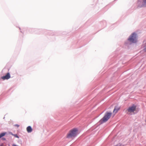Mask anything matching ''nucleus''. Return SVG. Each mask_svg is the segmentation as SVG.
<instances>
[{"label":"nucleus","mask_w":146,"mask_h":146,"mask_svg":"<svg viewBox=\"0 0 146 146\" xmlns=\"http://www.w3.org/2000/svg\"><path fill=\"white\" fill-rule=\"evenodd\" d=\"M78 129L76 128H74L70 130L67 135V138H70L74 137L77 134Z\"/></svg>","instance_id":"f257e3e1"},{"label":"nucleus","mask_w":146,"mask_h":146,"mask_svg":"<svg viewBox=\"0 0 146 146\" xmlns=\"http://www.w3.org/2000/svg\"><path fill=\"white\" fill-rule=\"evenodd\" d=\"M111 114V113L106 112L103 117L100 120V122L102 123L107 121L110 117Z\"/></svg>","instance_id":"f03ea898"},{"label":"nucleus","mask_w":146,"mask_h":146,"mask_svg":"<svg viewBox=\"0 0 146 146\" xmlns=\"http://www.w3.org/2000/svg\"><path fill=\"white\" fill-rule=\"evenodd\" d=\"M136 38V34L135 33H133L130 36L128 40L131 42L135 43L137 41Z\"/></svg>","instance_id":"7ed1b4c3"},{"label":"nucleus","mask_w":146,"mask_h":146,"mask_svg":"<svg viewBox=\"0 0 146 146\" xmlns=\"http://www.w3.org/2000/svg\"><path fill=\"white\" fill-rule=\"evenodd\" d=\"M136 108V106L134 105H133L131 106H130L127 110V113L130 114L131 113L134 112V111H135Z\"/></svg>","instance_id":"20e7f679"},{"label":"nucleus","mask_w":146,"mask_h":146,"mask_svg":"<svg viewBox=\"0 0 146 146\" xmlns=\"http://www.w3.org/2000/svg\"><path fill=\"white\" fill-rule=\"evenodd\" d=\"M10 78V75L9 73H7V74L5 76L1 77V78L3 80L6 79L7 80Z\"/></svg>","instance_id":"39448f33"},{"label":"nucleus","mask_w":146,"mask_h":146,"mask_svg":"<svg viewBox=\"0 0 146 146\" xmlns=\"http://www.w3.org/2000/svg\"><path fill=\"white\" fill-rule=\"evenodd\" d=\"M27 130L28 133H30L32 131V129L30 126H29L27 128Z\"/></svg>","instance_id":"423d86ee"},{"label":"nucleus","mask_w":146,"mask_h":146,"mask_svg":"<svg viewBox=\"0 0 146 146\" xmlns=\"http://www.w3.org/2000/svg\"><path fill=\"white\" fill-rule=\"evenodd\" d=\"M119 107H115L113 110V112L117 113L118 111L119 110Z\"/></svg>","instance_id":"0eeeda50"},{"label":"nucleus","mask_w":146,"mask_h":146,"mask_svg":"<svg viewBox=\"0 0 146 146\" xmlns=\"http://www.w3.org/2000/svg\"><path fill=\"white\" fill-rule=\"evenodd\" d=\"M6 132H4L3 133L0 134V138H1V137L4 136L6 134Z\"/></svg>","instance_id":"6e6552de"},{"label":"nucleus","mask_w":146,"mask_h":146,"mask_svg":"<svg viewBox=\"0 0 146 146\" xmlns=\"http://www.w3.org/2000/svg\"><path fill=\"white\" fill-rule=\"evenodd\" d=\"M15 126L17 127H19V125L18 124H16L15 125Z\"/></svg>","instance_id":"1a4fd4ad"},{"label":"nucleus","mask_w":146,"mask_h":146,"mask_svg":"<svg viewBox=\"0 0 146 146\" xmlns=\"http://www.w3.org/2000/svg\"><path fill=\"white\" fill-rule=\"evenodd\" d=\"M143 2L145 4H146V0H143Z\"/></svg>","instance_id":"9d476101"},{"label":"nucleus","mask_w":146,"mask_h":146,"mask_svg":"<svg viewBox=\"0 0 146 146\" xmlns=\"http://www.w3.org/2000/svg\"><path fill=\"white\" fill-rule=\"evenodd\" d=\"M2 139L3 140H5V138H2Z\"/></svg>","instance_id":"9b49d317"},{"label":"nucleus","mask_w":146,"mask_h":146,"mask_svg":"<svg viewBox=\"0 0 146 146\" xmlns=\"http://www.w3.org/2000/svg\"><path fill=\"white\" fill-rule=\"evenodd\" d=\"M17 146V145H15V144H13V146Z\"/></svg>","instance_id":"f8f14e48"}]
</instances>
